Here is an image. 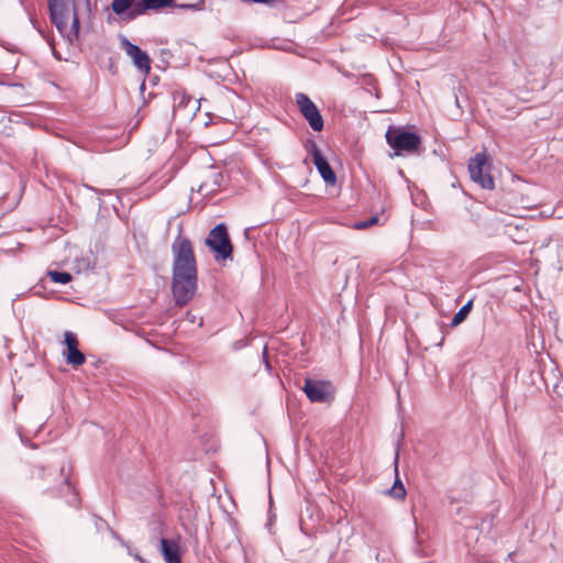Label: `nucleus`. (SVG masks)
Here are the masks:
<instances>
[{"instance_id":"obj_14","label":"nucleus","mask_w":563,"mask_h":563,"mask_svg":"<svg viewBox=\"0 0 563 563\" xmlns=\"http://www.w3.org/2000/svg\"><path fill=\"white\" fill-rule=\"evenodd\" d=\"M143 7L150 10H159L163 8H178L179 3H176L175 0H142Z\"/></svg>"},{"instance_id":"obj_1","label":"nucleus","mask_w":563,"mask_h":563,"mask_svg":"<svg viewBox=\"0 0 563 563\" xmlns=\"http://www.w3.org/2000/svg\"><path fill=\"white\" fill-rule=\"evenodd\" d=\"M172 291L177 306L187 305L197 290L198 269L191 242L178 235L172 244Z\"/></svg>"},{"instance_id":"obj_22","label":"nucleus","mask_w":563,"mask_h":563,"mask_svg":"<svg viewBox=\"0 0 563 563\" xmlns=\"http://www.w3.org/2000/svg\"><path fill=\"white\" fill-rule=\"evenodd\" d=\"M222 178L220 173L213 174V185L214 187L220 186V179Z\"/></svg>"},{"instance_id":"obj_7","label":"nucleus","mask_w":563,"mask_h":563,"mask_svg":"<svg viewBox=\"0 0 563 563\" xmlns=\"http://www.w3.org/2000/svg\"><path fill=\"white\" fill-rule=\"evenodd\" d=\"M295 100L301 115L307 120L310 128L316 132L322 131L324 125L323 118L314 102L303 92H297Z\"/></svg>"},{"instance_id":"obj_27","label":"nucleus","mask_w":563,"mask_h":563,"mask_svg":"<svg viewBox=\"0 0 563 563\" xmlns=\"http://www.w3.org/2000/svg\"><path fill=\"white\" fill-rule=\"evenodd\" d=\"M399 500L404 501L405 500V497L406 495H402V494H399V495H395Z\"/></svg>"},{"instance_id":"obj_3","label":"nucleus","mask_w":563,"mask_h":563,"mask_svg":"<svg viewBox=\"0 0 563 563\" xmlns=\"http://www.w3.org/2000/svg\"><path fill=\"white\" fill-rule=\"evenodd\" d=\"M52 23L69 43L79 37L80 19L91 15L90 0H47Z\"/></svg>"},{"instance_id":"obj_25","label":"nucleus","mask_w":563,"mask_h":563,"mask_svg":"<svg viewBox=\"0 0 563 563\" xmlns=\"http://www.w3.org/2000/svg\"><path fill=\"white\" fill-rule=\"evenodd\" d=\"M110 532H111V534H112V537H113L114 539L120 540V537L118 536V533H117L115 531H113V530H111V529H110Z\"/></svg>"},{"instance_id":"obj_12","label":"nucleus","mask_w":563,"mask_h":563,"mask_svg":"<svg viewBox=\"0 0 563 563\" xmlns=\"http://www.w3.org/2000/svg\"><path fill=\"white\" fill-rule=\"evenodd\" d=\"M161 553L166 563H181L180 548L174 539H161Z\"/></svg>"},{"instance_id":"obj_10","label":"nucleus","mask_w":563,"mask_h":563,"mask_svg":"<svg viewBox=\"0 0 563 563\" xmlns=\"http://www.w3.org/2000/svg\"><path fill=\"white\" fill-rule=\"evenodd\" d=\"M310 154L312 157V162L318 169L320 176L323 178L325 183L333 185L336 181V176L331 166L329 165L327 158L323 156L321 150L317 145L316 142L310 141Z\"/></svg>"},{"instance_id":"obj_9","label":"nucleus","mask_w":563,"mask_h":563,"mask_svg":"<svg viewBox=\"0 0 563 563\" xmlns=\"http://www.w3.org/2000/svg\"><path fill=\"white\" fill-rule=\"evenodd\" d=\"M134 1L135 0H112L111 10L125 21H132L150 10L143 7L142 0L133 5Z\"/></svg>"},{"instance_id":"obj_29","label":"nucleus","mask_w":563,"mask_h":563,"mask_svg":"<svg viewBox=\"0 0 563 563\" xmlns=\"http://www.w3.org/2000/svg\"><path fill=\"white\" fill-rule=\"evenodd\" d=\"M272 504H273V498H272V495H269V506L272 507Z\"/></svg>"},{"instance_id":"obj_4","label":"nucleus","mask_w":563,"mask_h":563,"mask_svg":"<svg viewBox=\"0 0 563 563\" xmlns=\"http://www.w3.org/2000/svg\"><path fill=\"white\" fill-rule=\"evenodd\" d=\"M388 145L400 155L402 152L413 153L421 143V137L416 132L402 128L390 126L386 132Z\"/></svg>"},{"instance_id":"obj_13","label":"nucleus","mask_w":563,"mask_h":563,"mask_svg":"<svg viewBox=\"0 0 563 563\" xmlns=\"http://www.w3.org/2000/svg\"><path fill=\"white\" fill-rule=\"evenodd\" d=\"M64 356L66 357V362L75 367L86 362V356L79 351L78 346L67 349V351L64 352Z\"/></svg>"},{"instance_id":"obj_17","label":"nucleus","mask_w":563,"mask_h":563,"mask_svg":"<svg viewBox=\"0 0 563 563\" xmlns=\"http://www.w3.org/2000/svg\"><path fill=\"white\" fill-rule=\"evenodd\" d=\"M199 100L183 95L180 101L178 102V107H190V110L195 113L199 110Z\"/></svg>"},{"instance_id":"obj_8","label":"nucleus","mask_w":563,"mask_h":563,"mask_svg":"<svg viewBox=\"0 0 563 563\" xmlns=\"http://www.w3.org/2000/svg\"><path fill=\"white\" fill-rule=\"evenodd\" d=\"M120 47L132 59L135 68L147 75L151 70V59L146 52L142 51L137 45L133 44L125 35L119 36Z\"/></svg>"},{"instance_id":"obj_26","label":"nucleus","mask_w":563,"mask_h":563,"mask_svg":"<svg viewBox=\"0 0 563 563\" xmlns=\"http://www.w3.org/2000/svg\"><path fill=\"white\" fill-rule=\"evenodd\" d=\"M212 486H213V492L216 493L217 490H220V488L213 483V479H210Z\"/></svg>"},{"instance_id":"obj_30","label":"nucleus","mask_w":563,"mask_h":563,"mask_svg":"<svg viewBox=\"0 0 563 563\" xmlns=\"http://www.w3.org/2000/svg\"><path fill=\"white\" fill-rule=\"evenodd\" d=\"M65 484L68 486V489H70V483L68 481H65Z\"/></svg>"},{"instance_id":"obj_11","label":"nucleus","mask_w":563,"mask_h":563,"mask_svg":"<svg viewBox=\"0 0 563 563\" xmlns=\"http://www.w3.org/2000/svg\"><path fill=\"white\" fill-rule=\"evenodd\" d=\"M329 384L321 380L307 378L302 390L312 402H324L329 398Z\"/></svg>"},{"instance_id":"obj_5","label":"nucleus","mask_w":563,"mask_h":563,"mask_svg":"<svg viewBox=\"0 0 563 563\" xmlns=\"http://www.w3.org/2000/svg\"><path fill=\"white\" fill-rule=\"evenodd\" d=\"M206 244L216 253V260H228L232 257L233 247L224 223L217 224L209 232Z\"/></svg>"},{"instance_id":"obj_21","label":"nucleus","mask_w":563,"mask_h":563,"mask_svg":"<svg viewBox=\"0 0 563 563\" xmlns=\"http://www.w3.org/2000/svg\"><path fill=\"white\" fill-rule=\"evenodd\" d=\"M493 527V518L489 519H483L479 523V526H475L474 529H479L481 532L489 531Z\"/></svg>"},{"instance_id":"obj_28","label":"nucleus","mask_w":563,"mask_h":563,"mask_svg":"<svg viewBox=\"0 0 563 563\" xmlns=\"http://www.w3.org/2000/svg\"><path fill=\"white\" fill-rule=\"evenodd\" d=\"M214 190H216V188H212V189H210V190H206V192H205V194H206V195H208V194H210V192H213Z\"/></svg>"},{"instance_id":"obj_31","label":"nucleus","mask_w":563,"mask_h":563,"mask_svg":"<svg viewBox=\"0 0 563 563\" xmlns=\"http://www.w3.org/2000/svg\"><path fill=\"white\" fill-rule=\"evenodd\" d=\"M0 85H4V82H3V81H0Z\"/></svg>"},{"instance_id":"obj_6","label":"nucleus","mask_w":563,"mask_h":563,"mask_svg":"<svg viewBox=\"0 0 563 563\" xmlns=\"http://www.w3.org/2000/svg\"><path fill=\"white\" fill-rule=\"evenodd\" d=\"M471 179L483 189L492 190L495 187L494 178L490 175V164L485 153H477L468 163Z\"/></svg>"},{"instance_id":"obj_16","label":"nucleus","mask_w":563,"mask_h":563,"mask_svg":"<svg viewBox=\"0 0 563 563\" xmlns=\"http://www.w3.org/2000/svg\"><path fill=\"white\" fill-rule=\"evenodd\" d=\"M47 276L52 282L65 285L71 280V275L68 272L48 271Z\"/></svg>"},{"instance_id":"obj_15","label":"nucleus","mask_w":563,"mask_h":563,"mask_svg":"<svg viewBox=\"0 0 563 563\" xmlns=\"http://www.w3.org/2000/svg\"><path fill=\"white\" fill-rule=\"evenodd\" d=\"M473 308V300H468L464 306H462L460 308V310L454 314L452 321H451V325L452 327H456L459 324H461L465 319L466 317L468 316V313L471 312Z\"/></svg>"},{"instance_id":"obj_19","label":"nucleus","mask_w":563,"mask_h":563,"mask_svg":"<svg viewBox=\"0 0 563 563\" xmlns=\"http://www.w3.org/2000/svg\"><path fill=\"white\" fill-rule=\"evenodd\" d=\"M396 489H400V493H406L405 486L399 478L395 479L391 487L385 488L380 493H395Z\"/></svg>"},{"instance_id":"obj_2","label":"nucleus","mask_w":563,"mask_h":563,"mask_svg":"<svg viewBox=\"0 0 563 563\" xmlns=\"http://www.w3.org/2000/svg\"><path fill=\"white\" fill-rule=\"evenodd\" d=\"M52 23L69 43L79 37L80 19L91 15L90 0H47Z\"/></svg>"},{"instance_id":"obj_24","label":"nucleus","mask_w":563,"mask_h":563,"mask_svg":"<svg viewBox=\"0 0 563 563\" xmlns=\"http://www.w3.org/2000/svg\"><path fill=\"white\" fill-rule=\"evenodd\" d=\"M205 189H207V184H202L199 189H198V192L202 194L205 191Z\"/></svg>"},{"instance_id":"obj_20","label":"nucleus","mask_w":563,"mask_h":563,"mask_svg":"<svg viewBox=\"0 0 563 563\" xmlns=\"http://www.w3.org/2000/svg\"><path fill=\"white\" fill-rule=\"evenodd\" d=\"M378 221L377 217H373L367 221H360L354 224V228L357 230H364L369 228L372 224L376 223Z\"/></svg>"},{"instance_id":"obj_18","label":"nucleus","mask_w":563,"mask_h":563,"mask_svg":"<svg viewBox=\"0 0 563 563\" xmlns=\"http://www.w3.org/2000/svg\"><path fill=\"white\" fill-rule=\"evenodd\" d=\"M64 343L67 346V349L78 346L79 344L77 335L71 331H65Z\"/></svg>"},{"instance_id":"obj_23","label":"nucleus","mask_w":563,"mask_h":563,"mask_svg":"<svg viewBox=\"0 0 563 563\" xmlns=\"http://www.w3.org/2000/svg\"><path fill=\"white\" fill-rule=\"evenodd\" d=\"M266 354H267V347L265 346L264 351H263V358H264V363H265L266 368L269 369L271 365H269L268 360L266 358Z\"/></svg>"}]
</instances>
